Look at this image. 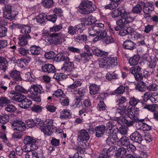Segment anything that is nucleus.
Returning a JSON list of instances; mask_svg holds the SVG:
<instances>
[{
    "label": "nucleus",
    "instance_id": "obj_1",
    "mask_svg": "<svg viewBox=\"0 0 158 158\" xmlns=\"http://www.w3.org/2000/svg\"><path fill=\"white\" fill-rule=\"evenodd\" d=\"M80 12L82 14L86 15L95 11L96 6L88 0H82L79 6Z\"/></svg>",
    "mask_w": 158,
    "mask_h": 158
},
{
    "label": "nucleus",
    "instance_id": "obj_2",
    "mask_svg": "<svg viewBox=\"0 0 158 158\" xmlns=\"http://www.w3.org/2000/svg\"><path fill=\"white\" fill-rule=\"evenodd\" d=\"M119 16L122 18L116 21L117 25H121L122 23L127 24L131 22L133 18L130 15V13L126 11L123 7H119Z\"/></svg>",
    "mask_w": 158,
    "mask_h": 158
},
{
    "label": "nucleus",
    "instance_id": "obj_3",
    "mask_svg": "<svg viewBox=\"0 0 158 158\" xmlns=\"http://www.w3.org/2000/svg\"><path fill=\"white\" fill-rule=\"evenodd\" d=\"M53 119H47L44 122L43 126L40 127L41 131L45 135H51L56 130V127L53 125Z\"/></svg>",
    "mask_w": 158,
    "mask_h": 158
},
{
    "label": "nucleus",
    "instance_id": "obj_4",
    "mask_svg": "<svg viewBox=\"0 0 158 158\" xmlns=\"http://www.w3.org/2000/svg\"><path fill=\"white\" fill-rule=\"evenodd\" d=\"M48 38V41L50 44L55 45H60L64 40L63 35L60 32L51 34Z\"/></svg>",
    "mask_w": 158,
    "mask_h": 158
},
{
    "label": "nucleus",
    "instance_id": "obj_5",
    "mask_svg": "<svg viewBox=\"0 0 158 158\" xmlns=\"http://www.w3.org/2000/svg\"><path fill=\"white\" fill-rule=\"evenodd\" d=\"M77 137L80 140L81 145L84 147L88 146L89 143L87 140L89 139V132L85 129L80 130L77 134Z\"/></svg>",
    "mask_w": 158,
    "mask_h": 158
},
{
    "label": "nucleus",
    "instance_id": "obj_6",
    "mask_svg": "<svg viewBox=\"0 0 158 158\" xmlns=\"http://www.w3.org/2000/svg\"><path fill=\"white\" fill-rule=\"evenodd\" d=\"M23 143L30 148L31 150H35L38 148V140L33 137L26 136L24 138Z\"/></svg>",
    "mask_w": 158,
    "mask_h": 158
},
{
    "label": "nucleus",
    "instance_id": "obj_7",
    "mask_svg": "<svg viewBox=\"0 0 158 158\" xmlns=\"http://www.w3.org/2000/svg\"><path fill=\"white\" fill-rule=\"evenodd\" d=\"M11 9L12 6L7 5L5 6L3 11L4 17L10 20H13L16 16V14H14V11H12Z\"/></svg>",
    "mask_w": 158,
    "mask_h": 158
},
{
    "label": "nucleus",
    "instance_id": "obj_8",
    "mask_svg": "<svg viewBox=\"0 0 158 158\" xmlns=\"http://www.w3.org/2000/svg\"><path fill=\"white\" fill-rule=\"evenodd\" d=\"M13 129L22 132L26 129V127L25 123L19 120H14L11 123Z\"/></svg>",
    "mask_w": 158,
    "mask_h": 158
},
{
    "label": "nucleus",
    "instance_id": "obj_9",
    "mask_svg": "<svg viewBox=\"0 0 158 158\" xmlns=\"http://www.w3.org/2000/svg\"><path fill=\"white\" fill-rule=\"evenodd\" d=\"M70 60L69 58L68 60L64 62L63 66L61 68L63 71L68 74L73 71L74 68V64L72 62L70 61Z\"/></svg>",
    "mask_w": 158,
    "mask_h": 158
},
{
    "label": "nucleus",
    "instance_id": "obj_10",
    "mask_svg": "<svg viewBox=\"0 0 158 158\" xmlns=\"http://www.w3.org/2000/svg\"><path fill=\"white\" fill-rule=\"evenodd\" d=\"M124 48L133 51L136 49L137 45L135 43L130 40H127L123 43Z\"/></svg>",
    "mask_w": 158,
    "mask_h": 158
},
{
    "label": "nucleus",
    "instance_id": "obj_11",
    "mask_svg": "<svg viewBox=\"0 0 158 158\" xmlns=\"http://www.w3.org/2000/svg\"><path fill=\"white\" fill-rule=\"evenodd\" d=\"M73 82L72 84L68 86V90L69 92L76 94L77 91L75 90V89L81 85L82 82L78 79L75 80L74 79H73Z\"/></svg>",
    "mask_w": 158,
    "mask_h": 158
},
{
    "label": "nucleus",
    "instance_id": "obj_12",
    "mask_svg": "<svg viewBox=\"0 0 158 158\" xmlns=\"http://www.w3.org/2000/svg\"><path fill=\"white\" fill-rule=\"evenodd\" d=\"M143 10L145 15H148V17H150V13L154 9L153 2L148 3L146 4L143 3Z\"/></svg>",
    "mask_w": 158,
    "mask_h": 158
},
{
    "label": "nucleus",
    "instance_id": "obj_13",
    "mask_svg": "<svg viewBox=\"0 0 158 158\" xmlns=\"http://www.w3.org/2000/svg\"><path fill=\"white\" fill-rule=\"evenodd\" d=\"M42 71L46 73H54L56 72L55 66L52 64H46L41 66Z\"/></svg>",
    "mask_w": 158,
    "mask_h": 158
},
{
    "label": "nucleus",
    "instance_id": "obj_14",
    "mask_svg": "<svg viewBox=\"0 0 158 158\" xmlns=\"http://www.w3.org/2000/svg\"><path fill=\"white\" fill-rule=\"evenodd\" d=\"M9 74L10 76L14 81H21L22 80L20 73L16 69L11 71Z\"/></svg>",
    "mask_w": 158,
    "mask_h": 158
},
{
    "label": "nucleus",
    "instance_id": "obj_15",
    "mask_svg": "<svg viewBox=\"0 0 158 158\" xmlns=\"http://www.w3.org/2000/svg\"><path fill=\"white\" fill-rule=\"evenodd\" d=\"M32 104V101L27 98L24 96V98H22L21 101L19 102V105L22 108L26 109L29 108Z\"/></svg>",
    "mask_w": 158,
    "mask_h": 158
},
{
    "label": "nucleus",
    "instance_id": "obj_16",
    "mask_svg": "<svg viewBox=\"0 0 158 158\" xmlns=\"http://www.w3.org/2000/svg\"><path fill=\"white\" fill-rule=\"evenodd\" d=\"M115 116H118L119 115L123 117H125L127 113L126 107L122 105L115 108Z\"/></svg>",
    "mask_w": 158,
    "mask_h": 158
},
{
    "label": "nucleus",
    "instance_id": "obj_17",
    "mask_svg": "<svg viewBox=\"0 0 158 158\" xmlns=\"http://www.w3.org/2000/svg\"><path fill=\"white\" fill-rule=\"evenodd\" d=\"M130 138L134 142L140 143L142 140V136L137 131H135L130 136Z\"/></svg>",
    "mask_w": 158,
    "mask_h": 158
},
{
    "label": "nucleus",
    "instance_id": "obj_18",
    "mask_svg": "<svg viewBox=\"0 0 158 158\" xmlns=\"http://www.w3.org/2000/svg\"><path fill=\"white\" fill-rule=\"evenodd\" d=\"M95 136L98 138L102 137L106 131V127L103 125L96 126L95 128Z\"/></svg>",
    "mask_w": 158,
    "mask_h": 158
},
{
    "label": "nucleus",
    "instance_id": "obj_19",
    "mask_svg": "<svg viewBox=\"0 0 158 158\" xmlns=\"http://www.w3.org/2000/svg\"><path fill=\"white\" fill-rule=\"evenodd\" d=\"M29 91L30 92L32 91L36 94L38 93L41 94L44 92V89L42 86L40 85H33L31 86V88Z\"/></svg>",
    "mask_w": 158,
    "mask_h": 158
},
{
    "label": "nucleus",
    "instance_id": "obj_20",
    "mask_svg": "<svg viewBox=\"0 0 158 158\" xmlns=\"http://www.w3.org/2000/svg\"><path fill=\"white\" fill-rule=\"evenodd\" d=\"M31 38L28 34H24L19 38L18 44L20 47L26 45L28 43V40Z\"/></svg>",
    "mask_w": 158,
    "mask_h": 158
},
{
    "label": "nucleus",
    "instance_id": "obj_21",
    "mask_svg": "<svg viewBox=\"0 0 158 158\" xmlns=\"http://www.w3.org/2000/svg\"><path fill=\"white\" fill-rule=\"evenodd\" d=\"M141 103L142 105L143 109H147L154 113L156 112L155 111L158 109V106L156 104H148L143 102H141Z\"/></svg>",
    "mask_w": 158,
    "mask_h": 158
},
{
    "label": "nucleus",
    "instance_id": "obj_22",
    "mask_svg": "<svg viewBox=\"0 0 158 158\" xmlns=\"http://www.w3.org/2000/svg\"><path fill=\"white\" fill-rule=\"evenodd\" d=\"M69 57L65 54L60 53L55 57L54 60L56 62H61L64 61V62L69 60Z\"/></svg>",
    "mask_w": 158,
    "mask_h": 158
},
{
    "label": "nucleus",
    "instance_id": "obj_23",
    "mask_svg": "<svg viewBox=\"0 0 158 158\" xmlns=\"http://www.w3.org/2000/svg\"><path fill=\"white\" fill-rule=\"evenodd\" d=\"M27 57L28 58L27 60L20 59H18L17 61L18 66L20 68L26 67L28 64V62L31 60V57L29 56Z\"/></svg>",
    "mask_w": 158,
    "mask_h": 158
},
{
    "label": "nucleus",
    "instance_id": "obj_24",
    "mask_svg": "<svg viewBox=\"0 0 158 158\" xmlns=\"http://www.w3.org/2000/svg\"><path fill=\"white\" fill-rule=\"evenodd\" d=\"M117 148L115 146H111L109 148H104L102 151L103 154L105 155L107 157H109L111 156L114 153V152L116 151Z\"/></svg>",
    "mask_w": 158,
    "mask_h": 158
},
{
    "label": "nucleus",
    "instance_id": "obj_25",
    "mask_svg": "<svg viewBox=\"0 0 158 158\" xmlns=\"http://www.w3.org/2000/svg\"><path fill=\"white\" fill-rule=\"evenodd\" d=\"M127 151V149L122 147L119 148L115 154L116 158H125Z\"/></svg>",
    "mask_w": 158,
    "mask_h": 158
},
{
    "label": "nucleus",
    "instance_id": "obj_26",
    "mask_svg": "<svg viewBox=\"0 0 158 158\" xmlns=\"http://www.w3.org/2000/svg\"><path fill=\"white\" fill-rule=\"evenodd\" d=\"M107 35V32L106 30H102V31H100L98 32L97 36L93 39V42H96L100 40L101 39L103 40L105 37Z\"/></svg>",
    "mask_w": 158,
    "mask_h": 158
},
{
    "label": "nucleus",
    "instance_id": "obj_27",
    "mask_svg": "<svg viewBox=\"0 0 158 158\" xmlns=\"http://www.w3.org/2000/svg\"><path fill=\"white\" fill-rule=\"evenodd\" d=\"M147 88L146 83L143 81L138 82L135 87V89L136 90L142 92L146 91Z\"/></svg>",
    "mask_w": 158,
    "mask_h": 158
},
{
    "label": "nucleus",
    "instance_id": "obj_28",
    "mask_svg": "<svg viewBox=\"0 0 158 158\" xmlns=\"http://www.w3.org/2000/svg\"><path fill=\"white\" fill-rule=\"evenodd\" d=\"M30 51L32 55L37 56L40 54L41 48L39 46L34 45L30 47Z\"/></svg>",
    "mask_w": 158,
    "mask_h": 158
},
{
    "label": "nucleus",
    "instance_id": "obj_29",
    "mask_svg": "<svg viewBox=\"0 0 158 158\" xmlns=\"http://www.w3.org/2000/svg\"><path fill=\"white\" fill-rule=\"evenodd\" d=\"M118 138L117 136L115 135H110L106 140V142L107 144L112 145L116 142L118 141Z\"/></svg>",
    "mask_w": 158,
    "mask_h": 158
},
{
    "label": "nucleus",
    "instance_id": "obj_30",
    "mask_svg": "<svg viewBox=\"0 0 158 158\" xmlns=\"http://www.w3.org/2000/svg\"><path fill=\"white\" fill-rule=\"evenodd\" d=\"M8 62L3 57L0 56V69L4 72L7 69Z\"/></svg>",
    "mask_w": 158,
    "mask_h": 158
},
{
    "label": "nucleus",
    "instance_id": "obj_31",
    "mask_svg": "<svg viewBox=\"0 0 158 158\" xmlns=\"http://www.w3.org/2000/svg\"><path fill=\"white\" fill-rule=\"evenodd\" d=\"M92 50V54H93L98 57H101L104 56H106L108 54L107 52L102 51L98 48H94Z\"/></svg>",
    "mask_w": 158,
    "mask_h": 158
},
{
    "label": "nucleus",
    "instance_id": "obj_32",
    "mask_svg": "<svg viewBox=\"0 0 158 158\" xmlns=\"http://www.w3.org/2000/svg\"><path fill=\"white\" fill-rule=\"evenodd\" d=\"M133 31V29L129 27L121 29L119 32V34L122 36H124L128 34H132V31Z\"/></svg>",
    "mask_w": 158,
    "mask_h": 158
},
{
    "label": "nucleus",
    "instance_id": "obj_33",
    "mask_svg": "<svg viewBox=\"0 0 158 158\" xmlns=\"http://www.w3.org/2000/svg\"><path fill=\"white\" fill-rule=\"evenodd\" d=\"M71 117L70 111L69 110L64 109L62 111L60 115V117L62 119L70 118Z\"/></svg>",
    "mask_w": 158,
    "mask_h": 158
},
{
    "label": "nucleus",
    "instance_id": "obj_34",
    "mask_svg": "<svg viewBox=\"0 0 158 158\" xmlns=\"http://www.w3.org/2000/svg\"><path fill=\"white\" fill-rule=\"evenodd\" d=\"M90 93L91 95L95 94H98L100 89L99 86L96 85H92L89 87Z\"/></svg>",
    "mask_w": 158,
    "mask_h": 158
},
{
    "label": "nucleus",
    "instance_id": "obj_35",
    "mask_svg": "<svg viewBox=\"0 0 158 158\" xmlns=\"http://www.w3.org/2000/svg\"><path fill=\"white\" fill-rule=\"evenodd\" d=\"M80 56L82 60H84L85 62H86L90 59V56H92V53L84 52L81 53Z\"/></svg>",
    "mask_w": 158,
    "mask_h": 158
},
{
    "label": "nucleus",
    "instance_id": "obj_36",
    "mask_svg": "<svg viewBox=\"0 0 158 158\" xmlns=\"http://www.w3.org/2000/svg\"><path fill=\"white\" fill-rule=\"evenodd\" d=\"M127 115L131 119L134 120H136L137 118V115L133 110L132 108H130L128 110H127Z\"/></svg>",
    "mask_w": 158,
    "mask_h": 158
},
{
    "label": "nucleus",
    "instance_id": "obj_37",
    "mask_svg": "<svg viewBox=\"0 0 158 158\" xmlns=\"http://www.w3.org/2000/svg\"><path fill=\"white\" fill-rule=\"evenodd\" d=\"M118 142L122 145L126 146H127L130 143L129 139L125 136L120 138Z\"/></svg>",
    "mask_w": 158,
    "mask_h": 158
},
{
    "label": "nucleus",
    "instance_id": "obj_38",
    "mask_svg": "<svg viewBox=\"0 0 158 158\" xmlns=\"http://www.w3.org/2000/svg\"><path fill=\"white\" fill-rule=\"evenodd\" d=\"M140 57L139 55H135L133 56L129 60V63L131 65H135L138 64Z\"/></svg>",
    "mask_w": 158,
    "mask_h": 158
},
{
    "label": "nucleus",
    "instance_id": "obj_39",
    "mask_svg": "<svg viewBox=\"0 0 158 158\" xmlns=\"http://www.w3.org/2000/svg\"><path fill=\"white\" fill-rule=\"evenodd\" d=\"M21 29V32L22 33H29L31 31V27L28 25H21L20 26Z\"/></svg>",
    "mask_w": 158,
    "mask_h": 158
},
{
    "label": "nucleus",
    "instance_id": "obj_40",
    "mask_svg": "<svg viewBox=\"0 0 158 158\" xmlns=\"http://www.w3.org/2000/svg\"><path fill=\"white\" fill-rule=\"evenodd\" d=\"M42 3L45 8H49L52 6L54 2L53 0H42Z\"/></svg>",
    "mask_w": 158,
    "mask_h": 158
},
{
    "label": "nucleus",
    "instance_id": "obj_41",
    "mask_svg": "<svg viewBox=\"0 0 158 158\" xmlns=\"http://www.w3.org/2000/svg\"><path fill=\"white\" fill-rule=\"evenodd\" d=\"M46 15L42 13L36 17L37 22L41 24L45 23V20L46 19Z\"/></svg>",
    "mask_w": 158,
    "mask_h": 158
},
{
    "label": "nucleus",
    "instance_id": "obj_42",
    "mask_svg": "<svg viewBox=\"0 0 158 158\" xmlns=\"http://www.w3.org/2000/svg\"><path fill=\"white\" fill-rule=\"evenodd\" d=\"M139 125H140V127H138L136 125V128L138 129L143 130L144 131H149L151 129V127L145 123H141L140 124H138Z\"/></svg>",
    "mask_w": 158,
    "mask_h": 158
},
{
    "label": "nucleus",
    "instance_id": "obj_43",
    "mask_svg": "<svg viewBox=\"0 0 158 158\" xmlns=\"http://www.w3.org/2000/svg\"><path fill=\"white\" fill-rule=\"evenodd\" d=\"M108 65L115 66L118 64L117 58L116 57H107Z\"/></svg>",
    "mask_w": 158,
    "mask_h": 158
},
{
    "label": "nucleus",
    "instance_id": "obj_44",
    "mask_svg": "<svg viewBox=\"0 0 158 158\" xmlns=\"http://www.w3.org/2000/svg\"><path fill=\"white\" fill-rule=\"evenodd\" d=\"M97 29L95 27L94 25L89 27L88 29V32L89 34L91 36L94 37L97 36L98 34V31Z\"/></svg>",
    "mask_w": 158,
    "mask_h": 158
},
{
    "label": "nucleus",
    "instance_id": "obj_45",
    "mask_svg": "<svg viewBox=\"0 0 158 158\" xmlns=\"http://www.w3.org/2000/svg\"><path fill=\"white\" fill-rule=\"evenodd\" d=\"M76 27L75 26L73 27L69 26L68 27V33L71 35H74L78 33V30H77Z\"/></svg>",
    "mask_w": 158,
    "mask_h": 158
},
{
    "label": "nucleus",
    "instance_id": "obj_46",
    "mask_svg": "<svg viewBox=\"0 0 158 158\" xmlns=\"http://www.w3.org/2000/svg\"><path fill=\"white\" fill-rule=\"evenodd\" d=\"M99 65L101 68H105L108 65L107 57H104L101 58L99 61Z\"/></svg>",
    "mask_w": 158,
    "mask_h": 158
},
{
    "label": "nucleus",
    "instance_id": "obj_47",
    "mask_svg": "<svg viewBox=\"0 0 158 158\" xmlns=\"http://www.w3.org/2000/svg\"><path fill=\"white\" fill-rule=\"evenodd\" d=\"M31 95L30 98L33 101L37 102H41V98L40 96L38 94L34 93L32 91L31 92Z\"/></svg>",
    "mask_w": 158,
    "mask_h": 158
},
{
    "label": "nucleus",
    "instance_id": "obj_48",
    "mask_svg": "<svg viewBox=\"0 0 158 158\" xmlns=\"http://www.w3.org/2000/svg\"><path fill=\"white\" fill-rule=\"evenodd\" d=\"M52 95L54 97L57 98L61 97V98L65 96V95L63 91L61 89H58L57 90L55 91L53 94Z\"/></svg>",
    "mask_w": 158,
    "mask_h": 158
},
{
    "label": "nucleus",
    "instance_id": "obj_49",
    "mask_svg": "<svg viewBox=\"0 0 158 158\" xmlns=\"http://www.w3.org/2000/svg\"><path fill=\"white\" fill-rule=\"evenodd\" d=\"M75 40L79 42L80 41L86 42L87 40V37L85 35H79L74 37Z\"/></svg>",
    "mask_w": 158,
    "mask_h": 158
},
{
    "label": "nucleus",
    "instance_id": "obj_50",
    "mask_svg": "<svg viewBox=\"0 0 158 158\" xmlns=\"http://www.w3.org/2000/svg\"><path fill=\"white\" fill-rule=\"evenodd\" d=\"M153 93L150 92H145L143 96V100L145 102H147L148 100H151Z\"/></svg>",
    "mask_w": 158,
    "mask_h": 158
},
{
    "label": "nucleus",
    "instance_id": "obj_51",
    "mask_svg": "<svg viewBox=\"0 0 158 158\" xmlns=\"http://www.w3.org/2000/svg\"><path fill=\"white\" fill-rule=\"evenodd\" d=\"M17 110V109L14 105L10 104L7 105L5 108L6 111L10 113L14 112Z\"/></svg>",
    "mask_w": 158,
    "mask_h": 158
},
{
    "label": "nucleus",
    "instance_id": "obj_52",
    "mask_svg": "<svg viewBox=\"0 0 158 158\" xmlns=\"http://www.w3.org/2000/svg\"><path fill=\"white\" fill-rule=\"evenodd\" d=\"M10 103V101L6 97H2L0 98V106H3L4 104L7 105Z\"/></svg>",
    "mask_w": 158,
    "mask_h": 158
},
{
    "label": "nucleus",
    "instance_id": "obj_53",
    "mask_svg": "<svg viewBox=\"0 0 158 158\" xmlns=\"http://www.w3.org/2000/svg\"><path fill=\"white\" fill-rule=\"evenodd\" d=\"M142 11V7L139 4H137L132 9V11L134 13L140 14Z\"/></svg>",
    "mask_w": 158,
    "mask_h": 158
},
{
    "label": "nucleus",
    "instance_id": "obj_54",
    "mask_svg": "<svg viewBox=\"0 0 158 158\" xmlns=\"http://www.w3.org/2000/svg\"><path fill=\"white\" fill-rule=\"evenodd\" d=\"M140 102V101L135 98V97H131L130 99L129 103L130 105L132 106H135L137 104Z\"/></svg>",
    "mask_w": 158,
    "mask_h": 158
},
{
    "label": "nucleus",
    "instance_id": "obj_55",
    "mask_svg": "<svg viewBox=\"0 0 158 158\" xmlns=\"http://www.w3.org/2000/svg\"><path fill=\"white\" fill-rule=\"evenodd\" d=\"M63 28V26L61 24L53 26L50 28V31L52 32H56L59 31Z\"/></svg>",
    "mask_w": 158,
    "mask_h": 158
},
{
    "label": "nucleus",
    "instance_id": "obj_56",
    "mask_svg": "<svg viewBox=\"0 0 158 158\" xmlns=\"http://www.w3.org/2000/svg\"><path fill=\"white\" fill-rule=\"evenodd\" d=\"M107 79L110 81L112 79H116L118 78V75L114 72L112 73H108L106 76Z\"/></svg>",
    "mask_w": 158,
    "mask_h": 158
},
{
    "label": "nucleus",
    "instance_id": "obj_57",
    "mask_svg": "<svg viewBox=\"0 0 158 158\" xmlns=\"http://www.w3.org/2000/svg\"><path fill=\"white\" fill-rule=\"evenodd\" d=\"M24 96L19 94L17 93L12 96L10 98L12 100L20 102Z\"/></svg>",
    "mask_w": 158,
    "mask_h": 158
},
{
    "label": "nucleus",
    "instance_id": "obj_58",
    "mask_svg": "<svg viewBox=\"0 0 158 158\" xmlns=\"http://www.w3.org/2000/svg\"><path fill=\"white\" fill-rule=\"evenodd\" d=\"M9 119V117L8 115H1L0 117V123L2 124H5L8 122Z\"/></svg>",
    "mask_w": 158,
    "mask_h": 158
},
{
    "label": "nucleus",
    "instance_id": "obj_59",
    "mask_svg": "<svg viewBox=\"0 0 158 158\" xmlns=\"http://www.w3.org/2000/svg\"><path fill=\"white\" fill-rule=\"evenodd\" d=\"M141 68L138 66L132 67L130 69V72L133 74L139 73L141 70Z\"/></svg>",
    "mask_w": 158,
    "mask_h": 158
},
{
    "label": "nucleus",
    "instance_id": "obj_60",
    "mask_svg": "<svg viewBox=\"0 0 158 158\" xmlns=\"http://www.w3.org/2000/svg\"><path fill=\"white\" fill-rule=\"evenodd\" d=\"M106 133L107 135H110L111 134H116L118 131V128L113 129L112 128H109L106 129Z\"/></svg>",
    "mask_w": 158,
    "mask_h": 158
},
{
    "label": "nucleus",
    "instance_id": "obj_61",
    "mask_svg": "<svg viewBox=\"0 0 158 158\" xmlns=\"http://www.w3.org/2000/svg\"><path fill=\"white\" fill-rule=\"evenodd\" d=\"M94 26L96 29H97L96 30L98 32L105 30L104 25L102 23H96Z\"/></svg>",
    "mask_w": 158,
    "mask_h": 158
},
{
    "label": "nucleus",
    "instance_id": "obj_62",
    "mask_svg": "<svg viewBox=\"0 0 158 158\" xmlns=\"http://www.w3.org/2000/svg\"><path fill=\"white\" fill-rule=\"evenodd\" d=\"M131 32L132 34H131V36H133V37L134 39L137 40L138 39L142 40L143 38H144L142 34L137 32L136 31H135L134 29L133 31H132Z\"/></svg>",
    "mask_w": 158,
    "mask_h": 158
},
{
    "label": "nucleus",
    "instance_id": "obj_63",
    "mask_svg": "<svg viewBox=\"0 0 158 158\" xmlns=\"http://www.w3.org/2000/svg\"><path fill=\"white\" fill-rule=\"evenodd\" d=\"M15 89L16 91L23 94H27L28 91L24 88L22 86L19 85H17L15 86Z\"/></svg>",
    "mask_w": 158,
    "mask_h": 158
},
{
    "label": "nucleus",
    "instance_id": "obj_64",
    "mask_svg": "<svg viewBox=\"0 0 158 158\" xmlns=\"http://www.w3.org/2000/svg\"><path fill=\"white\" fill-rule=\"evenodd\" d=\"M25 77L29 82L33 81L35 80V77L30 72H27L26 73Z\"/></svg>",
    "mask_w": 158,
    "mask_h": 158
}]
</instances>
